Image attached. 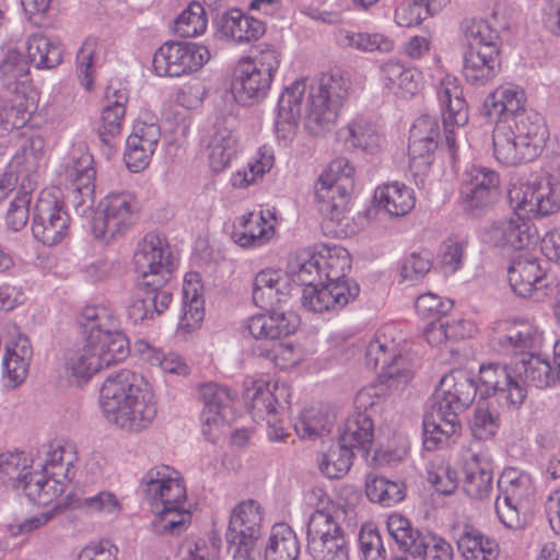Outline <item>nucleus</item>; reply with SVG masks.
I'll use <instances>...</instances> for the list:
<instances>
[{
    "mask_svg": "<svg viewBox=\"0 0 560 560\" xmlns=\"http://www.w3.org/2000/svg\"><path fill=\"white\" fill-rule=\"evenodd\" d=\"M273 232V226L268 224L261 213L250 212L240 218L232 238L243 248H257L270 241Z\"/></svg>",
    "mask_w": 560,
    "mask_h": 560,
    "instance_id": "obj_42",
    "label": "nucleus"
},
{
    "mask_svg": "<svg viewBox=\"0 0 560 560\" xmlns=\"http://www.w3.org/2000/svg\"><path fill=\"white\" fill-rule=\"evenodd\" d=\"M80 326L85 340L108 349L117 358H127L129 342L120 331V323L115 311L104 305H90L82 310Z\"/></svg>",
    "mask_w": 560,
    "mask_h": 560,
    "instance_id": "obj_10",
    "label": "nucleus"
},
{
    "mask_svg": "<svg viewBox=\"0 0 560 560\" xmlns=\"http://www.w3.org/2000/svg\"><path fill=\"white\" fill-rule=\"evenodd\" d=\"M440 126L434 116L421 115L409 131L408 153L410 161L425 167L430 166L431 154L438 148Z\"/></svg>",
    "mask_w": 560,
    "mask_h": 560,
    "instance_id": "obj_32",
    "label": "nucleus"
},
{
    "mask_svg": "<svg viewBox=\"0 0 560 560\" xmlns=\"http://www.w3.org/2000/svg\"><path fill=\"white\" fill-rule=\"evenodd\" d=\"M219 30L224 37L231 38L237 44L257 40L266 32L264 22L236 9L222 15Z\"/></svg>",
    "mask_w": 560,
    "mask_h": 560,
    "instance_id": "obj_41",
    "label": "nucleus"
},
{
    "mask_svg": "<svg viewBox=\"0 0 560 560\" xmlns=\"http://www.w3.org/2000/svg\"><path fill=\"white\" fill-rule=\"evenodd\" d=\"M436 97L441 107L445 133V144L452 159H455L456 142L454 127H462L468 121V107L463 91L455 77H444L436 88Z\"/></svg>",
    "mask_w": 560,
    "mask_h": 560,
    "instance_id": "obj_19",
    "label": "nucleus"
},
{
    "mask_svg": "<svg viewBox=\"0 0 560 560\" xmlns=\"http://www.w3.org/2000/svg\"><path fill=\"white\" fill-rule=\"evenodd\" d=\"M374 201L380 209H384L393 217H402L415 207L413 190L397 182L377 187Z\"/></svg>",
    "mask_w": 560,
    "mask_h": 560,
    "instance_id": "obj_46",
    "label": "nucleus"
},
{
    "mask_svg": "<svg viewBox=\"0 0 560 560\" xmlns=\"http://www.w3.org/2000/svg\"><path fill=\"white\" fill-rule=\"evenodd\" d=\"M32 190L33 184L31 179H27V184L22 182L18 194L10 203L5 222L15 232L22 230L27 223Z\"/></svg>",
    "mask_w": 560,
    "mask_h": 560,
    "instance_id": "obj_60",
    "label": "nucleus"
},
{
    "mask_svg": "<svg viewBox=\"0 0 560 560\" xmlns=\"http://www.w3.org/2000/svg\"><path fill=\"white\" fill-rule=\"evenodd\" d=\"M335 417L319 407H311L301 413L294 424L295 431L303 439H315L331 431Z\"/></svg>",
    "mask_w": 560,
    "mask_h": 560,
    "instance_id": "obj_53",
    "label": "nucleus"
},
{
    "mask_svg": "<svg viewBox=\"0 0 560 560\" xmlns=\"http://www.w3.org/2000/svg\"><path fill=\"white\" fill-rule=\"evenodd\" d=\"M291 295L288 277L277 269L259 271L253 282V301L264 310L281 308Z\"/></svg>",
    "mask_w": 560,
    "mask_h": 560,
    "instance_id": "obj_30",
    "label": "nucleus"
},
{
    "mask_svg": "<svg viewBox=\"0 0 560 560\" xmlns=\"http://www.w3.org/2000/svg\"><path fill=\"white\" fill-rule=\"evenodd\" d=\"M365 492L370 501L383 506H392L405 498V485L384 477H369Z\"/></svg>",
    "mask_w": 560,
    "mask_h": 560,
    "instance_id": "obj_55",
    "label": "nucleus"
},
{
    "mask_svg": "<svg viewBox=\"0 0 560 560\" xmlns=\"http://www.w3.org/2000/svg\"><path fill=\"white\" fill-rule=\"evenodd\" d=\"M353 451L349 447L337 443L327 452L317 456V467L319 471L329 479L342 478L352 465Z\"/></svg>",
    "mask_w": 560,
    "mask_h": 560,
    "instance_id": "obj_51",
    "label": "nucleus"
},
{
    "mask_svg": "<svg viewBox=\"0 0 560 560\" xmlns=\"http://www.w3.org/2000/svg\"><path fill=\"white\" fill-rule=\"evenodd\" d=\"M200 143L207 149L210 167L213 172L224 171L237 153V139L234 133V119L219 116L203 127Z\"/></svg>",
    "mask_w": 560,
    "mask_h": 560,
    "instance_id": "obj_18",
    "label": "nucleus"
},
{
    "mask_svg": "<svg viewBox=\"0 0 560 560\" xmlns=\"http://www.w3.org/2000/svg\"><path fill=\"white\" fill-rule=\"evenodd\" d=\"M380 77L387 90L401 97L417 94L422 80V74L418 69L393 60L382 65Z\"/></svg>",
    "mask_w": 560,
    "mask_h": 560,
    "instance_id": "obj_40",
    "label": "nucleus"
},
{
    "mask_svg": "<svg viewBox=\"0 0 560 560\" xmlns=\"http://www.w3.org/2000/svg\"><path fill=\"white\" fill-rule=\"evenodd\" d=\"M133 267L142 287H165L174 262L168 241L164 234L147 233L137 244Z\"/></svg>",
    "mask_w": 560,
    "mask_h": 560,
    "instance_id": "obj_8",
    "label": "nucleus"
},
{
    "mask_svg": "<svg viewBox=\"0 0 560 560\" xmlns=\"http://www.w3.org/2000/svg\"><path fill=\"white\" fill-rule=\"evenodd\" d=\"M510 206L528 217H546L560 210V178L552 175L534 182L517 180L508 190Z\"/></svg>",
    "mask_w": 560,
    "mask_h": 560,
    "instance_id": "obj_9",
    "label": "nucleus"
},
{
    "mask_svg": "<svg viewBox=\"0 0 560 560\" xmlns=\"http://www.w3.org/2000/svg\"><path fill=\"white\" fill-rule=\"evenodd\" d=\"M464 34L468 45L467 49L482 50L486 46L499 48V33L486 20L467 22Z\"/></svg>",
    "mask_w": 560,
    "mask_h": 560,
    "instance_id": "obj_61",
    "label": "nucleus"
},
{
    "mask_svg": "<svg viewBox=\"0 0 560 560\" xmlns=\"http://www.w3.org/2000/svg\"><path fill=\"white\" fill-rule=\"evenodd\" d=\"M258 357L265 358L275 363V365L287 369L294 366L300 361V353L291 343L276 341L267 347L265 343H258L255 349Z\"/></svg>",
    "mask_w": 560,
    "mask_h": 560,
    "instance_id": "obj_64",
    "label": "nucleus"
},
{
    "mask_svg": "<svg viewBox=\"0 0 560 560\" xmlns=\"http://www.w3.org/2000/svg\"><path fill=\"white\" fill-rule=\"evenodd\" d=\"M360 292L358 283H325L304 287L302 305L314 313L337 311L354 300Z\"/></svg>",
    "mask_w": 560,
    "mask_h": 560,
    "instance_id": "obj_24",
    "label": "nucleus"
},
{
    "mask_svg": "<svg viewBox=\"0 0 560 560\" xmlns=\"http://www.w3.org/2000/svg\"><path fill=\"white\" fill-rule=\"evenodd\" d=\"M539 342L538 330L527 322L509 324L497 336V346L501 353L521 355V360L515 362V373L525 388L528 385L545 388L556 382L560 383V341L553 347L555 366L530 352Z\"/></svg>",
    "mask_w": 560,
    "mask_h": 560,
    "instance_id": "obj_3",
    "label": "nucleus"
},
{
    "mask_svg": "<svg viewBox=\"0 0 560 560\" xmlns=\"http://www.w3.org/2000/svg\"><path fill=\"white\" fill-rule=\"evenodd\" d=\"M106 105L102 110L101 125L97 132L101 141L109 149L115 145V139L120 136L126 115V104L129 98L128 90L110 84L105 93Z\"/></svg>",
    "mask_w": 560,
    "mask_h": 560,
    "instance_id": "obj_33",
    "label": "nucleus"
},
{
    "mask_svg": "<svg viewBox=\"0 0 560 560\" xmlns=\"http://www.w3.org/2000/svg\"><path fill=\"white\" fill-rule=\"evenodd\" d=\"M366 365L377 369L382 365L380 377L388 387L402 389L412 378V372L406 368L405 359L394 352V346L388 345L386 337L377 336L371 340L365 351Z\"/></svg>",
    "mask_w": 560,
    "mask_h": 560,
    "instance_id": "obj_20",
    "label": "nucleus"
},
{
    "mask_svg": "<svg viewBox=\"0 0 560 560\" xmlns=\"http://www.w3.org/2000/svg\"><path fill=\"white\" fill-rule=\"evenodd\" d=\"M457 547L465 560H494L498 555L494 540L475 530L464 533Z\"/></svg>",
    "mask_w": 560,
    "mask_h": 560,
    "instance_id": "obj_54",
    "label": "nucleus"
},
{
    "mask_svg": "<svg viewBox=\"0 0 560 560\" xmlns=\"http://www.w3.org/2000/svg\"><path fill=\"white\" fill-rule=\"evenodd\" d=\"M500 67V48L486 46L482 50L467 49L463 77L471 86H483L498 75Z\"/></svg>",
    "mask_w": 560,
    "mask_h": 560,
    "instance_id": "obj_35",
    "label": "nucleus"
},
{
    "mask_svg": "<svg viewBox=\"0 0 560 560\" xmlns=\"http://www.w3.org/2000/svg\"><path fill=\"white\" fill-rule=\"evenodd\" d=\"M30 466L22 453L0 454V481L20 489Z\"/></svg>",
    "mask_w": 560,
    "mask_h": 560,
    "instance_id": "obj_63",
    "label": "nucleus"
},
{
    "mask_svg": "<svg viewBox=\"0 0 560 560\" xmlns=\"http://www.w3.org/2000/svg\"><path fill=\"white\" fill-rule=\"evenodd\" d=\"M337 138L346 149L366 154L377 153L384 142L380 128L371 120L357 117L337 131Z\"/></svg>",
    "mask_w": 560,
    "mask_h": 560,
    "instance_id": "obj_34",
    "label": "nucleus"
},
{
    "mask_svg": "<svg viewBox=\"0 0 560 560\" xmlns=\"http://www.w3.org/2000/svg\"><path fill=\"white\" fill-rule=\"evenodd\" d=\"M210 59L207 46L191 42H166L153 56V68L161 77H182L198 71Z\"/></svg>",
    "mask_w": 560,
    "mask_h": 560,
    "instance_id": "obj_14",
    "label": "nucleus"
},
{
    "mask_svg": "<svg viewBox=\"0 0 560 560\" xmlns=\"http://www.w3.org/2000/svg\"><path fill=\"white\" fill-rule=\"evenodd\" d=\"M20 489L30 501L39 505L49 504L55 498L63 493L66 486L58 479L49 477L43 468L32 470L28 468Z\"/></svg>",
    "mask_w": 560,
    "mask_h": 560,
    "instance_id": "obj_43",
    "label": "nucleus"
},
{
    "mask_svg": "<svg viewBox=\"0 0 560 560\" xmlns=\"http://www.w3.org/2000/svg\"><path fill=\"white\" fill-rule=\"evenodd\" d=\"M268 314H258L248 318L247 329L259 343L270 347L281 337L289 336L296 330L298 317L294 313H285L280 308H269Z\"/></svg>",
    "mask_w": 560,
    "mask_h": 560,
    "instance_id": "obj_29",
    "label": "nucleus"
},
{
    "mask_svg": "<svg viewBox=\"0 0 560 560\" xmlns=\"http://www.w3.org/2000/svg\"><path fill=\"white\" fill-rule=\"evenodd\" d=\"M174 475L173 468L161 465L149 469L140 479L142 497L155 509L161 506L152 522L156 534L178 536L190 524L191 514L184 509L186 488Z\"/></svg>",
    "mask_w": 560,
    "mask_h": 560,
    "instance_id": "obj_4",
    "label": "nucleus"
},
{
    "mask_svg": "<svg viewBox=\"0 0 560 560\" xmlns=\"http://www.w3.org/2000/svg\"><path fill=\"white\" fill-rule=\"evenodd\" d=\"M339 42L343 46L368 52H372L375 50L382 52H389L393 50L394 47V43L389 37L378 33L369 34L361 32L357 33L349 31H340Z\"/></svg>",
    "mask_w": 560,
    "mask_h": 560,
    "instance_id": "obj_58",
    "label": "nucleus"
},
{
    "mask_svg": "<svg viewBox=\"0 0 560 560\" xmlns=\"http://www.w3.org/2000/svg\"><path fill=\"white\" fill-rule=\"evenodd\" d=\"M463 488L474 499L487 498L492 490L493 465L487 451L469 452L463 465Z\"/></svg>",
    "mask_w": 560,
    "mask_h": 560,
    "instance_id": "obj_31",
    "label": "nucleus"
},
{
    "mask_svg": "<svg viewBox=\"0 0 560 560\" xmlns=\"http://www.w3.org/2000/svg\"><path fill=\"white\" fill-rule=\"evenodd\" d=\"M500 185L499 174L485 166H471L460 186V199L466 211L481 209L493 202Z\"/></svg>",
    "mask_w": 560,
    "mask_h": 560,
    "instance_id": "obj_22",
    "label": "nucleus"
},
{
    "mask_svg": "<svg viewBox=\"0 0 560 560\" xmlns=\"http://www.w3.org/2000/svg\"><path fill=\"white\" fill-rule=\"evenodd\" d=\"M138 352L142 359L154 366H160L164 372L187 375L188 365L177 353H164L161 349L154 348L145 341L137 343Z\"/></svg>",
    "mask_w": 560,
    "mask_h": 560,
    "instance_id": "obj_57",
    "label": "nucleus"
},
{
    "mask_svg": "<svg viewBox=\"0 0 560 560\" xmlns=\"http://www.w3.org/2000/svg\"><path fill=\"white\" fill-rule=\"evenodd\" d=\"M100 406L108 422L130 433L147 429L158 412L151 385L141 374L127 369L105 378Z\"/></svg>",
    "mask_w": 560,
    "mask_h": 560,
    "instance_id": "obj_1",
    "label": "nucleus"
},
{
    "mask_svg": "<svg viewBox=\"0 0 560 560\" xmlns=\"http://www.w3.org/2000/svg\"><path fill=\"white\" fill-rule=\"evenodd\" d=\"M499 122L509 125L518 141L528 143L535 153L540 154L548 138V129L540 114L524 108L511 118H503Z\"/></svg>",
    "mask_w": 560,
    "mask_h": 560,
    "instance_id": "obj_37",
    "label": "nucleus"
},
{
    "mask_svg": "<svg viewBox=\"0 0 560 560\" xmlns=\"http://www.w3.org/2000/svg\"><path fill=\"white\" fill-rule=\"evenodd\" d=\"M262 508L255 500L238 503L231 512L225 539L229 549L260 551L257 541L262 534Z\"/></svg>",
    "mask_w": 560,
    "mask_h": 560,
    "instance_id": "obj_17",
    "label": "nucleus"
},
{
    "mask_svg": "<svg viewBox=\"0 0 560 560\" xmlns=\"http://www.w3.org/2000/svg\"><path fill=\"white\" fill-rule=\"evenodd\" d=\"M479 387L474 375L462 369L445 374L431 397L423 418L424 444H438L460 429L459 413L475 400Z\"/></svg>",
    "mask_w": 560,
    "mask_h": 560,
    "instance_id": "obj_2",
    "label": "nucleus"
},
{
    "mask_svg": "<svg viewBox=\"0 0 560 560\" xmlns=\"http://www.w3.org/2000/svg\"><path fill=\"white\" fill-rule=\"evenodd\" d=\"M493 153L498 162L514 166L535 160L538 154L528 143L518 141L509 125L497 121L492 132Z\"/></svg>",
    "mask_w": 560,
    "mask_h": 560,
    "instance_id": "obj_36",
    "label": "nucleus"
},
{
    "mask_svg": "<svg viewBox=\"0 0 560 560\" xmlns=\"http://www.w3.org/2000/svg\"><path fill=\"white\" fill-rule=\"evenodd\" d=\"M526 94L513 83H504L493 90L485 100L483 107L497 121L511 118L525 108Z\"/></svg>",
    "mask_w": 560,
    "mask_h": 560,
    "instance_id": "obj_39",
    "label": "nucleus"
},
{
    "mask_svg": "<svg viewBox=\"0 0 560 560\" xmlns=\"http://www.w3.org/2000/svg\"><path fill=\"white\" fill-rule=\"evenodd\" d=\"M535 488L529 474L513 467L505 468L498 480L495 513L510 529L522 526L521 515L526 514L534 501Z\"/></svg>",
    "mask_w": 560,
    "mask_h": 560,
    "instance_id": "obj_7",
    "label": "nucleus"
},
{
    "mask_svg": "<svg viewBox=\"0 0 560 560\" xmlns=\"http://www.w3.org/2000/svg\"><path fill=\"white\" fill-rule=\"evenodd\" d=\"M78 455L70 444H50L44 463L38 464L49 477L58 479L66 487L75 477Z\"/></svg>",
    "mask_w": 560,
    "mask_h": 560,
    "instance_id": "obj_44",
    "label": "nucleus"
},
{
    "mask_svg": "<svg viewBox=\"0 0 560 560\" xmlns=\"http://www.w3.org/2000/svg\"><path fill=\"white\" fill-rule=\"evenodd\" d=\"M332 186H335V180L329 178V176H319L315 184V199L318 203V209L324 217L331 221L341 223L352 194H348V196L343 198V205L339 208L338 205L341 194L330 191Z\"/></svg>",
    "mask_w": 560,
    "mask_h": 560,
    "instance_id": "obj_49",
    "label": "nucleus"
},
{
    "mask_svg": "<svg viewBox=\"0 0 560 560\" xmlns=\"http://www.w3.org/2000/svg\"><path fill=\"white\" fill-rule=\"evenodd\" d=\"M387 530L396 544L420 560H453V548L444 538L412 528L410 522L400 514L387 520Z\"/></svg>",
    "mask_w": 560,
    "mask_h": 560,
    "instance_id": "obj_11",
    "label": "nucleus"
},
{
    "mask_svg": "<svg viewBox=\"0 0 560 560\" xmlns=\"http://www.w3.org/2000/svg\"><path fill=\"white\" fill-rule=\"evenodd\" d=\"M320 269L322 280L325 283H351L346 279L350 269V256L345 248L327 249V254H322Z\"/></svg>",
    "mask_w": 560,
    "mask_h": 560,
    "instance_id": "obj_56",
    "label": "nucleus"
},
{
    "mask_svg": "<svg viewBox=\"0 0 560 560\" xmlns=\"http://www.w3.org/2000/svg\"><path fill=\"white\" fill-rule=\"evenodd\" d=\"M299 553L300 542L295 533L285 524L275 525L265 548V560H296Z\"/></svg>",
    "mask_w": 560,
    "mask_h": 560,
    "instance_id": "obj_48",
    "label": "nucleus"
},
{
    "mask_svg": "<svg viewBox=\"0 0 560 560\" xmlns=\"http://www.w3.org/2000/svg\"><path fill=\"white\" fill-rule=\"evenodd\" d=\"M200 398L203 401L201 412L202 434L214 442L218 433L229 422L230 406L233 400L230 389L217 383L200 386Z\"/></svg>",
    "mask_w": 560,
    "mask_h": 560,
    "instance_id": "obj_21",
    "label": "nucleus"
},
{
    "mask_svg": "<svg viewBox=\"0 0 560 560\" xmlns=\"http://www.w3.org/2000/svg\"><path fill=\"white\" fill-rule=\"evenodd\" d=\"M126 358H117L108 349L85 340L82 347L71 349L66 354V370L79 382H86L100 370L118 363Z\"/></svg>",
    "mask_w": 560,
    "mask_h": 560,
    "instance_id": "obj_26",
    "label": "nucleus"
},
{
    "mask_svg": "<svg viewBox=\"0 0 560 560\" xmlns=\"http://www.w3.org/2000/svg\"><path fill=\"white\" fill-rule=\"evenodd\" d=\"M281 63L280 51L267 44L260 45L257 55L243 59L235 69L233 91L241 102H259L270 90Z\"/></svg>",
    "mask_w": 560,
    "mask_h": 560,
    "instance_id": "obj_6",
    "label": "nucleus"
},
{
    "mask_svg": "<svg viewBox=\"0 0 560 560\" xmlns=\"http://www.w3.org/2000/svg\"><path fill=\"white\" fill-rule=\"evenodd\" d=\"M93 156L89 152L73 151L65 168L67 202L81 215H89L95 202V176Z\"/></svg>",
    "mask_w": 560,
    "mask_h": 560,
    "instance_id": "obj_13",
    "label": "nucleus"
},
{
    "mask_svg": "<svg viewBox=\"0 0 560 560\" xmlns=\"http://www.w3.org/2000/svg\"><path fill=\"white\" fill-rule=\"evenodd\" d=\"M548 261H540L529 254H521L508 269L509 283L514 293L528 298L536 290L549 287Z\"/></svg>",
    "mask_w": 560,
    "mask_h": 560,
    "instance_id": "obj_25",
    "label": "nucleus"
},
{
    "mask_svg": "<svg viewBox=\"0 0 560 560\" xmlns=\"http://www.w3.org/2000/svg\"><path fill=\"white\" fill-rule=\"evenodd\" d=\"M201 284L197 273H188L183 284V323L188 327L198 325L205 315Z\"/></svg>",
    "mask_w": 560,
    "mask_h": 560,
    "instance_id": "obj_50",
    "label": "nucleus"
},
{
    "mask_svg": "<svg viewBox=\"0 0 560 560\" xmlns=\"http://www.w3.org/2000/svg\"><path fill=\"white\" fill-rule=\"evenodd\" d=\"M27 56L37 69H52L62 62V48L59 42L43 34H33L26 42Z\"/></svg>",
    "mask_w": 560,
    "mask_h": 560,
    "instance_id": "obj_47",
    "label": "nucleus"
},
{
    "mask_svg": "<svg viewBox=\"0 0 560 560\" xmlns=\"http://www.w3.org/2000/svg\"><path fill=\"white\" fill-rule=\"evenodd\" d=\"M319 505L310 515L307 522V551L317 550L324 546L343 540L340 520L354 518V510L350 506L335 505L329 498L323 494Z\"/></svg>",
    "mask_w": 560,
    "mask_h": 560,
    "instance_id": "obj_15",
    "label": "nucleus"
},
{
    "mask_svg": "<svg viewBox=\"0 0 560 560\" xmlns=\"http://www.w3.org/2000/svg\"><path fill=\"white\" fill-rule=\"evenodd\" d=\"M273 389L277 390L278 386L273 385L272 388L269 383L264 381L254 382L252 388H247L246 396L250 399V413L255 420L267 422V435L271 441H283L287 436L281 421L277 417L278 400L275 396Z\"/></svg>",
    "mask_w": 560,
    "mask_h": 560,
    "instance_id": "obj_28",
    "label": "nucleus"
},
{
    "mask_svg": "<svg viewBox=\"0 0 560 560\" xmlns=\"http://www.w3.org/2000/svg\"><path fill=\"white\" fill-rule=\"evenodd\" d=\"M101 212L94 219L95 237L106 242L122 235L136 223L138 202L128 192H110L100 203Z\"/></svg>",
    "mask_w": 560,
    "mask_h": 560,
    "instance_id": "obj_12",
    "label": "nucleus"
},
{
    "mask_svg": "<svg viewBox=\"0 0 560 560\" xmlns=\"http://www.w3.org/2000/svg\"><path fill=\"white\" fill-rule=\"evenodd\" d=\"M527 214L515 211L508 218L493 221L482 232V241L497 247L522 249L532 238Z\"/></svg>",
    "mask_w": 560,
    "mask_h": 560,
    "instance_id": "obj_27",
    "label": "nucleus"
},
{
    "mask_svg": "<svg viewBox=\"0 0 560 560\" xmlns=\"http://www.w3.org/2000/svg\"><path fill=\"white\" fill-rule=\"evenodd\" d=\"M207 24L202 4L191 2L174 21V32L180 37H196L206 31Z\"/></svg>",
    "mask_w": 560,
    "mask_h": 560,
    "instance_id": "obj_59",
    "label": "nucleus"
},
{
    "mask_svg": "<svg viewBox=\"0 0 560 560\" xmlns=\"http://www.w3.org/2000/svg\"><path fill=\"white\" fill-rule=\"evenodd\" d=\"M479 382L481 398L494 395L509 406L517 408L527 396V389L515 373V363L513 365L499 362L482 364L479 369Z\"/></svg>",
    "mask_w": 560,
    "mask_h": 560,
    "instance_id": "obj_16",
    "label": "nucleus"
},
{
    "mask_svg": "<svg viewBox=\"0 0 560 560\" xmlns=\"http://www.w3.org/2000/svg\"><path fill=\"white\" fill-rule=\"evenodd\" d=\"M348 82L341 75L327 73L311 86L304 120L308 135L322 137L334 128L348 97Z\"/></svg>",
    "mask_w": 560,
    "mask_h": 560,
    "instance_id": "obj_5",
    "label": "nucleus"
},
{
    "mask_svg": "<svg viewBox=\"0 0 560 560\" xmlns=\"http://www.w3.org/2000/svg\"><path fill=\"white\" fill-rule=\"evenodd\" d=\"M70 217L58 201L39 199L33 218L32 232L44 245L60 243L68 233Z\"/></svg>",
    "mask_w": 560,
    "mask_h": 560,
    "instance_id": "obj_23",
    "label": "nucleus"
},
{
    "mask_svg": "<svg viewBox=\"0 0 560 560\" xmlns=\"http://www.w3.org/2000/svg\"><path fill=\"white\" fill-rule=\"evenodd\" d=\"M0 79L3 86L12 92L19 93L30 81V69L23 55L15 50H10L0 63Z\"/></svg>",
    "mask_w": 560,
    "mask_h": 560,
    "instance_id": "obj_52",
    "label": "nucleus"
},
{
    "mask_svg": "<svg viewBox=\"0 0 560 560\" xmlns=\"http://www.w3.org/2000/svg\"><path fill=\"white\" fill-rule=\"evenodd\" d=\"M32 357L33 349L26 336H18L7 346L2 359V377L7 386L16 387L25 381Z\"/></svg>",
    "mask_w": 560,
    "mask_h": 560,
    "instance_id": "obj_38",
    "label": "nucleus"
},
{
    "mask_svg": "<svg viewBox=\"0 0 560 560\" xmlns=\"http://www.w3.org/2000/svg\"><path fill=\"white\" fill-rule=\"evenodd\" d=\"M353 174L354 167L349 163V161L345 158H338L329 164L327 173L322 175L329 176V178L335 180V186L330 188V191L341 194L338 205L339 208L343 205V198L347 197L348 194L353 192Z\"/></svg>",
    "mask_w": 560,
    "mask_h": 560,
    "instance_id": "obj_62",
    "label": "nucleus"
},
{
    "mask_svg": "<svg viewBox=\"0 0 560 560\" xmlns=\"http://www.w3.org/2000/svg\"><path fill=\"white\" fill-rule=\"evenodd\" d=\"M373 434L374 425L371 415L359 411L348 417L339 428L338 443L351 451L361 448L369 452Z\"/></svg>",
    "mask_w": 560,
    "mask_h": 560,
    "instance_id": "obj_45",
    "label": "nucleus"
}]
</instances>
